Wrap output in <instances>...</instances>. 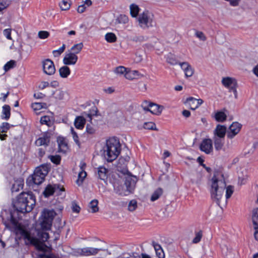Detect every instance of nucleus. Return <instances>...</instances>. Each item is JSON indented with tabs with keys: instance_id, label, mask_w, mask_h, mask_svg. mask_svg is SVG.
I'll return each instance as SVG.
<instances>
[{
	"instance_id": "c756f323",
	"label": "nucleus",
	"mask_w": 258,
	"mask_h": 258,
	"mask_svg": "<svg viewBox=\"0 0 258 258\" xmlns=\"http://www.w3.org/2000/svg\"><path fill=\"white\" fill-rule=\"evenodd\" d=\"M56 185H52L51 184H48L45 187L44 190L43 191V195L45 198H48L50 196H52L55 189H56Z\"/></svg>"
},
{
	"instance_id": "680f3d73",
	"label": "nucleus",
	"mask_w": 258,
	"mask_h": 258,
	"mask_svg": "<svg viewBox=\"0 0 258 258\" xmlns=\"http://www.w3.org/2000/svg\"><path fill=\"white\" fill-rule=\"evenodd\" d=\"M71 133L73 136V138L74 139V140L76 142V143L78 145L80 146V142L79 140V137L77 136V133L74 131V130L73 127H71Z\"/></svg>"
},
{
	"instance_id": "3c124183",
	"label": "nucleus",
	"mask_w": 258,
	"mask_h": 258,
	"mask_svg": "<svg viewBox=\"0 0 258 258\" xmlns=\"http://www.w3.org/2000/svg\"><path fill=\"white\" fill-rule=\"evenodd\" d=\"M10 4L9 0H0V12L7 9Z\"/></svg>"
},
{
	"instance_id": "49530a36",
	"label": "nucleus",
	"mask_w": 258,
	"mask_h": 258,
	"mask_svg": "<svg viewBox=\"0 0 258 258\" xmlns=\"http://www.w3.org/2000/svg\"><path fill=\"white\" fill-rule=\"evenodd\" d=\"M59 6L62 11H67L70 9L71 4L68 1L62 0L59 3Z\"/></svg>"
},
{
	"instance_id": "72a5a7b5",
	"label": "nucleus",
	"mask_w": 258,
	"mask_h": 258,
	"mask_svg": "<svg viewBox=\"0 0 258 258\" xmlns=\"http://www.w3.org/2000/svg\"><path fill=\"white\" fill-rule=\"evenodd\" d=\"M214 118L218 122H224L226 120L227 115L224 111H217L215 113Z\"/></svg>"
},
{
	"instance_id": "a19ab883",
	"label": "nucleus",
	"mask_w": 258,
	"mask_h": 258,
	"mask_svg": "<svg viewBox=\"0 0 258 258\" xmlns=\"http://www.w3.org/2000/svg\"><path fill=\"white\" fill-rule=\"evenodd\" d=\"M87 176V173L85 171V170H81L79 174H78V178L76 181L77 184L78 185H80L82 184L84 179L86 178Z\"/></svg>"
},
{
	"instance_id": "b1692460",
	"label": "nucleus",
	"mask_w": 258,
	"mask_h": 258,
	"mask_svg": "<svg viewBox=\"0 0 258 258\" xmlns=\"http://www.w3.org/2000/svg\"><path fill=\"white\" fill-rule=\"evenodd\" d=\"M164 190L161 187L156 188L151 194L150 201L155 202L158 200L163 194Z\"/></svg>"
},
{
	"instance_id": "bf43d9fd",
	"label": "nucleus",
	"mask_w": 258,
	"mask_h": 258,
	"mask_svg": "<svg viewBox=\"0 0 258 258\" xmlns=\"http://www.w3.org/2000/svg\"><path fill=\"white\" fill-rule=\"evenodd\" d=\"M86 131L89 134H93L95 133L96 130L92 124H87L86 126Z\"/></svg>"
},
{
	"instance_id": "a211bd4d",
	"label": "nucleus",
	"mask_w": 258,
	"mask_h": 258,
	"mask_svg": "<svg viewBox=\"0 0 258 258\" xmlns=\"http://www.w3.org/2000/svg\"><path fill=\"white\" fill-rule=\"evenodd\" d=\"M143 77V75L137 70H132L130 68L127 69L125 78L130 81L137 80Z\"/></svg>"
},
{
	"instance_id": "37998d69",
	"label": "nucleus",
	"mask_w": 258,
	"mask_h": 258,
	"mask_svg": "<svg viewBox=\"0 0 258 258\" xmlns=\"http://www.w3.org/2000/svg\"><path fill=\"white\" fill-rule=\"evenodd\" d=\"M128 21V17L124 15H119L115 20V23L117 24H125Z\"/></svg>"
},
{
	"instance_id": "cd10ccee",
	"label": "nucleus",
	"mask_w": 258,
	"mask_h": 258,
	"mask_svg": "<svg viewBox=\"0 0 258 258\" xmlns=\"http://www.w3.org/2000/svg\"><path fill=\"white\" fill-rule=\"evenodd\" d=\"M98 201L97 200H93L88 204V211L94 213L98 212Z\"/></svg>"
},
{
	"instance_id": "f704fd0d",
	"label": "nucleus",
	"mask_w": 258,
	"mask_h": 258,
	"mask_svg": "<svg viewBox=\"0 0 258 258\" xmlns=\"http://www.w3.org/2000/svg\"><path fill=\"white\" fill-rule=\"evenodd\" d=\"M40 122L41 124H45L48 127L52 126L53 124V121L50 117L47 115L43 116L40 118Z\"/></svg>"
},
{
	"instance_id": "a878e982",
	"label": "nucleus",
	"mask_w": 258,
	"mask_h": 258,
	"mask_svg": "<svg viewBox=\"0 0 258 258\" xmlns=\"http://www.w3.org/2000/svg\"><path fill=\"white\" fill-rule=\"evenodd\" d=\"M58 73L61 78L66 79L70 75L71 70L67 66L65 65L59 69Z\"/></svg>"
},
{
	"instance_id": "9b49d317",
	"label": "nucleus",
	"mask_w": 258,
	"mask_h": 258,
	"mask_svg": "<svg viewBox=\"0 0 258 258\" xmlns=\"http://www.w3.org/2000/svg\"><path fill=\"white\" fill-rule=\"evenodd\" d=\"M137 180L138 179L136 176L130 174H128L125 176L124 185L127 189V192H129L130 194L133 192L135 188Z\"/></svg>"
},
{
	"instance_id": "473e14b6",
	"label": "nucleus",
	"mask_w": 258,
	"mask_h": 258,
	"mask_svg": "<svg viewBox=\"0 0 258 258\" xmlns=\"http://www.w3.org/2000/svg\"><path fill=\"white\" fill-rule=\"evenodd\" d=\"M86 122L85 119L82 116H78L76 117L74 124L75 127L78 129H82Z\"/></svg>"
},
{
	"instance_id": "6e6552de",
	"label": "nucleus",
	"mask_w": 258,
	"mask_h": 258,
	"mask_svg": "<svg viewBox=\"0 0 258 258\" xmlns=\"http://www.w3.org/2000/svg\"><path fill=\"white\" fill-rule=\"evenodd\" d=\"M48 173L46 166H40L35 168L33 172V183L40 184L42 183Z\"/></svg>"
},
{
	"instance_id": "ddd939ff",
	"label": "nucleus",
	"mask_w": 258,
	"mask_h": 258,
	"mask_svg": "<svg viewBox=\"0 0 258 258\" xmlns=\"http://www.w3.org/2000/svg\"><path fill=\"white\" fill-rule=\"evenodd\" d=\"M200 150L207 154H209L213 152V143L210 139H204L200 145Z\"/></svg>"
},
{
	"instance_id": "79ce46f5",
	"label": "nucleus",
	"mask_w": 258,
	"mask_h": 258,
	"mask_svg": "<svg viewBox=\"0 0 258 258\" xmlns=\"http://www.w3.org/2000/svg\"><path fill=\"white\" fill-rule=\"evenodd\" d=\"M138 208V203L136 200H132L128 203L127 209L130 212L135 211Z\"/></svg>"
},
{
	"instance_id": "f3484780",
	"label": "nucleus",
	"mask_w": 258,
	"mask_h": 258,
	"mask_svg": "<svg viewBox=\"0 0 258 258\" xmlns=\"http://www.w3.org/2000/svg\"><path fill=\"white\" fill-rule=\"evenodd\" d=\"M227 133V129L226 126L218 124L213 131V137L224 138Z\"/></svg>"
},
{
	"instance_id": "1a4fd4ad",
	"label": "nucleus",
	"mask_w": 258,
	"mask_h": 258,
	"mask_svg": "<svg viewBox=\"0 0 258 258\" xmlns=\"http://www.w3.org/2000/svg\"><path fill=\"white\" fill-rule=\"evenodd\" d=\"M43 73L47 76H51L55 74L56 70L54 62L49 58L43 60L41 62Z\"/></svg>"
},
{
	"instance_id": "4be33fe9",
	"label": "nucleus",
	"mask_w": 258,
	"mask_h": 258,
	"mask_svg": "<svg viewBox=\"0 0 258 258\" xmlns=\"http://www.w3.org/2000/svg\"><path fill=\"white\" fill-rule=\"evenodd\" d=\"M114 188L115 192L119 195L127 196L130 194L129 192H127L125 185H120L118 182H114Z\"/></svg>"
},
{
	"instance_id": "c9c22d12",
	"label": "nucleus",
	"mask_w": 258,
	"mask_h": 258,
	"mask_svg": "<svg viewBox=\"0 0 258 258\" xmlns=\"http://www.w3.org/2000/svg\"><path fill=\"white\" fill-rule=\"evenodd\" d=\"M83 47V44L82 42H80L74 45L69 50L70 52H73L77 55L79 53Z\"/></svg>"
},
{
	"instance_id": "603ef678",
	"label": "nucleus",
	"mask_w": 258,
	"mask_h": 258,
	"mask_svg": "<svg viewBox=\"0 0 258 258\" xmlns=\"http://www.w3.org/2000/svg\"><path fill=\"white\" fill-rule=\"evenodd\" d=\"M48 158L52 163L55 164H59L61 159L59 155H50Z\"/></svg>"
},
{
	"instance_id": "423d86ee",
	"label": "nucleus",
	"mask_w": 258,
	"mask_h": 258,
	"mask_svg": "<svg viewBox=\"0 0 258 258\" xmlns=\"http://www.w3.org/2000/svg\"><path fill=\"white\" fill-rule=\"evenodd\" d=\"M107 114L110 119L114 122L122 123L125 120V117L123 113L119 106L115 103L111 104L108 106L107 107Z\"/></svg>"
},
{
	"instance_id": "c03bdc74",
	"label": "nucleus",
	"mask_w": 258,
	"mask_h": 258,
	"mask_svg": "<svg viewBox=\"0 0 258 258\" xmlns=\"http://www.w3.org/2000/svg\"><path fill=\"white\" fill-rule=\"evenodd\" d=\"M66 49V45L63 44L62 46L58 49L54 50L52 51V54L54 57H59L64 51Z\"/></svg>"
},
{
	"instance_id": "864d4df0",
	"label": "nucleus",
	"mask_w": 258,
	"mask_h": 258,
	"mask_svg": "<svg viewBox=\"0 0 258 258\" xmlns=\"http://www.w3.org/2000/svg\"><path fill=\"white\" fill-rule=\"evenodd\" d=\"M132 40L136 43H142L145 41L146 37L143 35L135 36L132 38Z\"/></svg>"
},
{
	"instance_id": "bb28decb",
	"label": "nucleus",
	"mask_w": 258,
	"mask_h": 258,
	"mask_svg": "<svg viewBox=\"0 0 258 258\" xmlns=\"http://www.w3.org/2000/svg\"><path fill=\"white\" fill-rule=\"evenodd\" d=\"M99 249L93 247H85L81 249V254L84 255H91L97 254Z\"/></svg>"
},
{
	"instance_id": "2f4dec72",
	"label": "nucleus",
	"mask_w": 258,
	"mask_h": 258,
	"mask_svg": "<svg viewBox=\"0 0 258 258\" xmlns=\"http://www.w3.org/2000/svg\"><path fill=\"white\" fill-rule=\"evenodd\" d=\"M127 69L128 68H125L124 66H118L114 69L113 73L117 76L125 77Z\"/></svg>"
},
{
	"instance_id": "8fccbe9b",
	"label": "nucleus",
	"mask_w": 258,
	"mask_h": 258,
	"mask_svg": "<svg viewBox=\"0 0 258 258\" xmlns=\"http://www.w3.org/2000/svg\"><path fill=\"white\" fill-rule=\"evenodd\" d=\"M203 236V232L200 230L195 233V237L192 239V243H198L199 242Z\"/></svg>"
},
{
	"instance_id": "338daca9",
	"label": "nucleus",
	"mask_w": 258,
	"mask_h": 258,
	"mask_svg": "<svg viewBox=\"0 0 258 258\" xmlns=\"http://www.w3.org/2000/svg\"><path fill=\"white\" fill-rule=\"evenodd\" d=\"M85 9H86V7L84 5H81L78 7L77 11H78V13H82L85 11Z\"/></svg>"
},
{
	"instance_id": "412c9836",
	"label": "nucleus",
	"mask_w": 258,
	"mask_h": 258,
	"mask_svg": "<svg viewBox=\"0 0 258 258\" xmlns=\"http://www.w3.org/2000/svg\"><path fill=\"white\" fill-rule=\"evenodd\" d=\"M149 106L151 108V113L156 115H160L164 109V107L163 105L153 102H151Z\"/></svg>"
},
{
	"instance_id": "39448f33",
	"label": "nucleus",
	"mask_w": 258,
	"mask_h": 258,
	"mask_svg": "<svg viewBox=\"0 0 258 258\" xmlns=\"http://www.w3.org/2000/svg\"><path fill=\"white\" fill-rule=\"evenodd\" d=\"M56 215V213L53 209H43L39 218V226L40 229L43 230L50 229L52 221Z\"/></svg>"
},
{
	"instance_id": "6e6d98bb",
	"label": "nucleus",
	"mask_w": 258,
	"mask_h": 258,
	"mask_svg": "<svg viewBox=\"0 0 258 258\" xmlns=\"http://www.w3.org/2000/svg\"><path fill=\"white\" fill-rule=\"evenodd\" d=\"M15 61L14 60H10L8 61L4 67V69L6 72L14 67Z\"/></svg>"
},
{
	"instance_id": "9d476101",
	"label": "nucleus",
	"mask_w": 258,
	"mask_h": 258,
	"mask_svg": "<svg viewBox=\"0 0 258 258\" xmlns=\"http://www.w3.org/2000/svg\"><path fill=\"white\" fill-rule=\"evenodd\" d=\"M49 83L45 81H38L36 82L35 93L33 96L38 99H42L45 97L44 90L49 87Z\"/></svg>"
},
{
	"instance_id": "4d7b16f0",
	"label": "nucleus",
	"mask_w": 258,
	"mask_h": 258,
	"mask_svg": "<svg viewBox=\"0 0 258 258\" xmlns=\"http://www.w3.org/2000/svg\"><path fill=\"white\" fill-rule=\"evenodd\" d=\"M72 211L74 213H76L77 214H79L80 212L81 208L77 204L75 201H73L72 203Z\"/></svg>"
},
{
	"instance_id": "c85d7f7f",
	"label": "nucleus",
	"mask_w": 258,
	"mask_h": 258,
	"mask_svg": "<svg viewBox=\"0 0 258 258\" xmlns=\"http://www.w3.org/2000/svg\"><path fill=\"white\" fill-rule=\"evenodd\" d=\"M11 115V108L8 105H5L2 108L1 118L3 119L8 120Z\"/></svg>"
},
{
	"instance_id": "f03ea898",
	"label": "nucleus",
	"mask_w": 258,
	"mask_h": 258,
	"mask_svg": "<svg viewBox=\"0 0 258 258\" xmlns=\"http://www.w3.org/2000/svg\"><path fill=\"white\" fill-rule=\"evenodd\" d=\"M211 198L213 202L222 207L227 203L233 192V187L226 186L223 175L217 172L215 174L209 181Z\"/></svg>"
},
{
	"instance_id": "7c9ffc66",
	"label": "nucleus",
	"mask_w": 258,
	"mask_h": 258,
	"mask_svg": "<svg viewBox=\"0 0 258 258\" xmlns=\"http://www.w3.org/2000/svg\"><path fill=\"white\" fill-rule=\"evenodd\" d=\"M224 138L213 137L214 146L217 151H219L223 148L224 146Z\"/></svg>"
},
{
	"instance_id": "de8ad7c7",
	"label": "nucleus",
	"mask_w": 258,
	"mask_h": 258,
	"mask_svg": "<svg viewBox=\"0 0 258 258\" xmlns=\"http://www.w3.org/2000/svg\"><path fill=\"white\" fill-rule=\"evenodd\" d=\"M67 94V93L61 90H58L56 91L55 93V98L58 100H62L64 98L66 95Z\"/></svg>"
},
{
	"instance_id": "7ed1b4c3",
	"label": "nucleus",
	"mask_w": 258,
	"mask_h": 258,
	"mask_svg": "<svg viewBox=\"0 0 258 258\" xmlns=\"http://www.w3.org/2000/svg\"><path fill=\"white\" fill-rule=\"evenodd\" d=\"M39 238L33 237V246L37 250L36 258H59L51 253L52 247L45 244V241L48 239V233L45 232H39Z\"/></svg>"
},
{
	"instance_id": "052dcab7",
	"label": "nucleus",
	"mask_w": 258,
	"mask_h": 258,
	"mask_svg": "<svg viewBox=\"0 0 258 258\" xmlns=\"http://www.w3.org/2000/svg\"><path fill=\"white\" fill-rule=\"evenodd\" d=\"M151 102L148 101H145L142 105L143 109L145 111H149L151 112L150 105Z\"/></svg>"
},
{
	"instance_id": "dca6fc26",
	"label": "nucleus",
	"mask_w": 258,
	"mask_h": 258,
	"mask_svg": "<svg viewBox=\"0 0 258 258\" xmlns=\"http://www.w3.org/2000/svg\"><path fill=\"white\" fill-rule=\"evenodd\" d=\"M178 64L180 66L181 69L184 73L186 77H191L195 72L194 69L187 62H179Z\"/></svg>"
},
{
	"instance_id": "e433bc0d",
	"label": "nucleus",
	"mask_w": 258,
	"mask_h": 258,
	"mask_svg": "<svg viewBox=\"0 0 258 258\" xmlns=\"http://www.w3.org/2000/svg\"><path fill=\"white\" fill-rule=\"evenodd\" d=\"M107 169L104 167L100 166L98 168V174L100 179L105 180L107 178Z\"/></svg>"
},
{
	"instance_id": "09e8293b",
	"label": "nucleus",
	"mask_w": 258,
	"mask_h": 258,
	"mask_svg": "<svg viewBox=\"0 0 258 258\" xmlns=\"http://www.w3.org/2000/svg\"><path fill=\"white\" fill-rule=\"evenodd\" d=\"M11 126L12 125L8 122H3L0 125V132L6 133Z\"/></svg>"
},
{
	"instance_id": "4468645a",
	"label": "nucleus",
	"mask_w": 258,
	"mask_h": 258,
	"mask_svg": "<svg viewBox=\"0 0 258 258\" xmlns=\"http://www.w3.org/2000/svg\"><path fill=\"white\" fill-rule=\"evenodd\" d=\"M241 128V124L237 122H233L229 127L227 133V137L229 139H233L238 134Z\"/></svg>"
},
{
	"instance_id": "e2e57ef3",
	"label": "nucleus",
	"mask_w": 258,
	"mask_h": 258,
	"mask_svg": "<svg viewBox=\"0 0 258 258\" xmlns=\"http://www.w3.org/2000/svg\"><path fill=\"white\" fill-rule=\"evenodd\" d=\"M196 36L202 41H205L206 40V37L204 34L201 31H197L196 32Z\"/></svg>"
},
{
	"instance_id": "774afa93",
	"label": "nucleus",
	"mask_w": 258,
	"mask_h": 258,
	"mask_svg": "<svg viewBox=\"0 0 258 258\" xmlns=\"http://www.w3.org/2000/svg\"><path fill=\"white\" fill-rule=\"evenodd\" d=\"M254 219L255 220L258 219V208L253 211L252 220Z\"/></svg>"
},
{
	"instance_id": "58836bf2",
	"label": "nucleus",
	"mask_w": 258,
	"mask_h": 258,
	"mask_svg": "<svg viewBox=\"0 0 258 258\" xmlns=\"http://www.w3.org/2000/svg\"><path fill=\"white\" fill-rule=\"evenodd\" d=\"M130 13L133 17H137L139 14L140 8L138 5L133 4L130 5Z\"/></svg>"
},
{
	"instance_id": "20e7f679",
	"label": "nucleus",
	"mask_w": 258,
	"mask_h": 258,
	"mask_svg": "<svg viewBox=\"0 0 258 258\" xmlns=\"http://www.w3.org/2000/svg\"><path fill=\"white\" fill-rule=\"evenodd\" d=\"M104 156L108 162H112L117 158L121 151V145L118 139L109 138L106 141L103 148Z\"/></svg>"
},
{
	"instance_id": "aec40b11",
	"label": "nucleus",
	"mask_w": 258,
	"mask_h": 258,
	"mask_svg": "<svg viewBox=\"0 0 258 258\" xmlns=\"http://www.w3.org/2000/svg\"><path fill=\"white\" fill-rule=\"evenodd\" d=\"M186 102L188 103L191 109L195 110L203 103V101L201 99H197L192 97H189L187 98Z\"/></svg>"
},
{
	"instance_id": "5701e85b",
	"label": "nucleus",
	"mask_w": 258,
	"mask_h": 258,
	"mask_svg": "<svg viewBox=\"0 0 258 258\" xmlns=\"http://www.w3.org/2000/svg\"><path fill=\"white\" fill-rule=\"evenodd\" d=\"M24 181L22 178H19L14 180V182L12 184L11 188L12 192H17L22 189L23 187Z\"/></svg>"
},
{
	"instance_id": "393cba45",
	"label": "nucleus",
	"mask_w": 258,
	"mask_h": 258,
	"mask_svg": "<svg viewBox=\"0 0 258 258\" xmlns=\"http://www.w3.org/2000/svg\"><path fill=\"white\" fill-rule=\"evenodd\" d=\"M58 146V152L65 153L68 149L67 143L62 138H59L57 139Z\"/></svg>"
},
{
	"instance_id": "ea45409f",
	"label": "nucleus",
	"mask_w": 258,
	"mask_h": 258,
	"mask_svg": "<svg viewBox=\"0 0 258 258\" xmlns=\"http://www.w3.org/2000/svg\"><path fill=\"white\" fill-rule=\"evenodd\" d=\"M105 39L109 43H113L116 41L117 37L113 33L109 32L105 34Z\"/></svg>"
},
{
	"instance_id": "a18cd8bd",
	"label": "nucleus",
	"mask_w": 258,
	"mask_h": 258,
	"mask_svg": "<svg viewBox=\"0 0 258 258\" xmlns=\"http://www.w3.org/2000/svg\"><path fill=\"white\" fill-rule=\"evenodd\" d=\"M46 105L45 103H37V102H33V110L35 111L42 109H46ZM36 113L37 114H39V113H38L36 112Z\"/></svg>"
},
{
	"instance_id": "4c0bfd02",
	"label": "nucleus",
	"mask_w": 258,
	"mask_h": 258,
	"mask_svg": "<svg viewBox=\"0 0 258 258\" xmlns=\"http://www.w3.org/2000/svg\"><path fill=\"white\" fill-rule=\"evenodd\" d=\"M153 244L157 255L159 258H163L164 257V254L160 245L154 242Z\"/></svg>"
},
{
	"instance_id": "0e129e2a",
	"label": "nucleus",
	"mask_w": 258,
	"mask_h": 258,
	"mask_svg": "<svg viewBox=\"0 0 258 258\" xmlns=\"http://www.w3.org/2000/svg\"><path fill=\"white\" fill-rule=\"evenodd\" d=\"M4 35L6 36V37L10 40L12 39L11 34V29H5L3 32Z\"/></svg>"
},
{
	"instance_id": "f257e3e1",
	"label": "nucleus",
	"mask_w": 258,
	"mask_h": 258,
	"mask_svg": "<svg viewBox=\"0 0 258 258\" xmlns=\"http://www.w3.org/2000/svg\"><path fill=\"white\" fill-rule=\"evenodd\" d=\"M32 199V196L27 192H22L14 201L13 204L15 211L11 213V222L13 225V229L6 222H3L6 227L11 230H14L17 234H20L24 239L26 244H32V237L31 230L26 226L22 225L16 220V214L25 213L30 212L32 207L27 206L28 199Z\"/></svg>"
},
{
	"instance_id": "5fc2aeb1",
	"label": "nucleus",
	"mask_w": 258,
	"mask_h": 258,
	"mask_svg": "<svg viewBox=\"0 0 258 258\" xmlns=\"http://www.w3.org/2000/svg\"><path fill=\"white\" fill-rule=\"evenodd\" d=\"M49 36V33L46 31H40L38 33V36L41 39H46Z\"/></svg>"
},
{
	"instance_id": "6ab92c4d",
	"label": "nucleus",
	"mask_w": 258,
	"mask_h": 258,
	"mask_svg": "<svg viewBox=\"0 0 258 258\" xmlns=\"http://www.w3.org/2000/svg\"><path fill=\"white\" fill-rule=\"evenodd\" d=\"M50 134L45 133L35 141V144L37 146H47L50 142Z\"/></svg>"
},
{
	"instance_id": "2eb2a0df",
	"label": "nucleus",
	"mask_w": 258,
	"mask_h": 258,
	"mask_svg": "<svg viewBox=\"0 0 258 258\" xmlns=\"http://www.w3.org/2000/svg\"><path fill=\"white\" fill-rule=\"evenodd\" d=\"M78 59V57L75 53L69 51L66 53L62 60L63 63L66 66L75 65Z\"/></svg>"
},
{
	"instance_id": "13d9d810",
	"label": "nucleus",
	"mask_w": 258,
	"mask_h": 258,
	"mask_svg": "<svg viewBox=\"0 0 258 258\" xmlns=\"http://www.w3.org/2000/svg\"><path fill=\"white\" fill-rule=\"evenodd\" d=\"M144 127L147 130H156V125L153 122H145L144 124Z\"/></svg>"
},
{
	"instance_id": "f8f14e48",
	"label": "nucleus",
	"mask_w": 258,
	"mask_h": 258,
	"mask_svg": "<svg viewBox=\"0 0 258 258\" xmlns=\"http://www.w3.org/2000/svg\"><path fill=\"white\" fill-rule=\"evenodd\" d=\"M222 83L225 87L232 91L235 95V98H237V94L236 87L237 84L236 80L233 78L225 77L222 79Z\"/></svg>"
},
{
	"instance_id": "69168bd1",
	"label": "nucleus",
	"mask_w": 258,
	"mask_h": 258,
	"mask_svg": "<svg viewBox=\"0 0 258 258\" xmlns=\"http://www.w3.org/2000/svg\"><path fill=\"white\" fill-rule=\"evenodd\" d=\"M135 60L137 62H141L142 60L143 55L139 53H136L135 54Z\"/></svg>"
},
{
	"instance_id": "0eeeda50",
	"label": "nucleus",
	"mask_w": 258,
	"mask_h": 258,
	"mask_svg": "<svg viewBox=\"0 0 258 258\" xmlns=\"http://www.w3.org/2000/svg\"><path fill=\"white\" fill-rule=\"evenodd\" d=\"M139 25L143 29L153 26V15L148 11H146L139 15L138 18Z\"/></svg>"
}]
</instances>
